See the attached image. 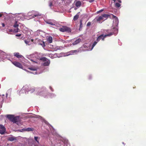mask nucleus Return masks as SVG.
Listing matches in <instances>:
<instances>
[{
    "label": "nucleus",
    "mask_w": 146,
    "mask_h": 146,
    "mask_svg": "<svg viewBox=\"0 0 146 146\" xmlns=\"http://www.w3.org/2000/svg\"><path fill=\"white\" fill-rule=\"evenodd\" d=\"M110 16V15L109 14H102L100 16L96 17L92 22L101 23L102 22L107 19Z\"/></svg>",
    "instance_id": "obj_1"
},
{
    "label": "nucleus",
    "mask_w": 146,
    "mask_h": 146,
    "mask_svg": "<svg viewBox=\"0 0 146 146\" xmlns=\"http://www.w3.org/2000/svg\"><path fill=\"white\" fill-rule=\"evenodd\" d=\"M112 34L111 33L110 34H107L105 35H101L99 36L97 38L96 41H95L94 42L92 46V48L91 49H88V50H92L94 48V47L96 45L97 43L100 40H104V38L107 36H110L112 35Z\"/></svg>",
    "instance_id": "obj_2"
},
{
    "label": "nucleus",
    "mask_w": 146,
    "mask_h": 146,
    "mask_svg": "<svg viewBox=\"0 0 146 146\" xmlns=\"http://www.w3.org/2000/svg\"><path fill=\"white\" fill-rule=\"evenodd\" d=\"M41 57L38 56V54L37 53H35L30 55L29 56L28 58L33 62L37 63L38 60H40Z\"/></svg>",
    "instance_id": "obj_3"
},
{
    "label": "nucleus",
    "mask_w": 146,
    "mask_h": 146,
    "mask_svg": "<svg viewBox=\"0 0 146 146\" xmlns=\"http://www.w3.org/2000/svg\"><path fill=\"white\" fill-rule=\"evenodd\" d=\"M7 117L13 123L18 124L20 121V116H19L14 117L13 115H7Z\"/></svg>",
    "instance_id": "obj_4"
},
{
    "label": "nucleus",
    "mask_w": 146,
    "mask_h": 146,
    "mask_svg": "<svg viewBox=\"0 0 146 146\" xmlns=\"http://www.w3.org/2000/svg\"><path fill=\"white\" fill-rule=\"evenodd\" d=\"M36 94L37 95L42 96L45 98H52L55 96L54 94L51 93H48L47 92H38Z\"/></svg>",
    "instance_id": "obj_5"
},
{
    "label": "nucleus",
    "mask_w": 146,
    "mask_h": 146,
    "mask_svg": "<svg viewBox=\"0 0 146 146\" xmlns=\"http://www.w3.org/2000/svg\"><path fill=\"white\" fill-rule=\"evenodd\" d=\"M41 15V14H40L38 13H35L34 11H33L29 12L28 13L27 15L26 16V19H27V17L29 18V19H31L38 16H40Z\"/></svg>",
    "instance_id": "obj_6"
},
{
    "label": "nucleus",
    "mask_w": 146,
    "mask_h": 146,
    "mask_svg": "<svg viewBox=\"0 0 146 146\" xmlns=\"http://www.w3.org/2000/svg\"><path fill=\"white\" fill-rule=\"evenodd\" d=\"M15 19L18 20H23L26 19V16L24 14L22 13H18L15 14Z\"/></svg>",
    "instance_id": "obj_7"
},
{
    "label": "nucleus",
    "mask_w": 146,
    "mask_h": 146,
    "mask_svg": "<svg viewBox=\"0 0 146 146\" xmlns=\"http://www.w3.org/2000/svg\"><path fill=\"white\" fill-rule=\"evenodd\" d=\"M31 31H32L29 30L28 28L25 27H23V29L22 32L24 34H26V35L27 37L30 36L31 35Z\"/></svg>",
    "instance_id": "obj_8"
},
{
    "label": "nucleus",
    "mask_w": 146,
    "mask_h": 146,
    "mask_svg": "<svg viewBox=\"0 0 146 146\" xmlns=\"http://www.w3.org/2000/svg\"><path fill=\"white\" fill-rule=\"evenodd\" d=\"M40 60H42L44 62L42 64V65L44 66H48L50 64V60H48L45 57H41V58H40Z\"/></svg>",
    "instance_id": "obj_9"
},
{
    "label": "nucleus",
    "mask_w": 146,
    "mask_h": 146,
    "mask_svg": "<svg viewBox=\"0 0 146 146\" xmlns=\"http://www.w3.org/2000/svg\"><path fill=\"white\" fill-rule=\"evenodd\" d=\"M59 30L60 31L62 32H66L69 33L71 32V29L69 27L65 26H62L59 28Z\"/></svg>",
    "instance_id": "obj_10"
},
{
    "label": "nucleus",
    "mask_w": 146,
    "mask_h": 146,
    "mask_svg": "<svg viewBox=\"0 0 146 146\" xmlns=\"http://www.w3.org/2000/svg\"><path fill=\"white\" fill-rule=\"evenodd\" d=\"M7 93L6 94V95L4 94H0V108L2 107L3 101L7 97Z\"/></svg>",
    "instance_id": "obj_11"
},
{
    "label": "nucleus",
    "mask_w": 146,
    "mask_h": 146,
    "mask_svg": "<svg viewBox=\"0 0 146 146\" xmlns=\"http://www.w3.org/2000/svg\"><path fill=\"white\" fill-rule=\"evenodd\" d=\"M58 0H51L49 2V6L51 8L56 6Z\"/></svg>",
    "instance_id": "obj_12"
},
{
    "label": "nucleus",
    "mask_w": 146,
    "mask_h": 146,
    "mask_svg": "<svg viewBox=\"0 0 146 146\" xmlns=\"http://www.w3.org/2000/svg\"><path fill=\"white\" fill-rule=\"evenodd\" d=\"M114 19L113 21V25L115 26H117L119 23V20L118 18L115 16L112 15Z\"/></svg>",
    "instance_id": "obj_13"
},
{
    "label": "nucleus",
    "mask_w": 146,
    "mask_h": 146,
    "mask_svg": "<svg viewBox=\"0 0 146 146\" xmlns=\"http://www.w3.org/2000/svg\"><path fill=\"white\" fill-rule=\"evenodd\" d=\"M19 26L18 23L17 21H15V23L13 25V27L15 28L13 30L14 32L15 33H17L18 32L20 31V30L18 29V27Z\"/></svg>",
    "instance_id": "obj_14"
},
{
    "label": "nucleus",
    "mask_w": 146,
    "mask_h": 146,
    "mask_svg": "<svg viewBox=\"0 0 146 146\" xmlns=\"http://www.w3.org/2000/svg\"><path fill=\"white\" fill-rule=\"evenodd\" d=\"M6 131L5 127L3 125L0 124V133L3 134Z\"/></svg>",
    "instance_id": "obj_15"
},
{
    "label": "nucleus",
    "mask_w": 146,
    "mask_h": 146,
    "mask_svg": "<svg viewBox=\"0 0 146 146\" xmlns=\"http://www.w3.org/2000/svg\"><path fill=\"white\" fill-rule=\"evenodd\" d=\"M79 52V50H71L70 51V52H68V54L66 55V56H68L70 55H72L73 54H76L78 52Z\"/></svg>",
    "instance_id": "obj_16"
},
{
    "label": "nucleus",
    "mask_w": 146,
    "mask_h": 146,
    "mask_svg": "<svg viewBox=\"0 0 146 146\" xmlns=\"http://www.w3.org/2000/svg\"><path fill=\"white\" fill-rule=\"evenodd\" d=\"M46 23L52 25H55L56 21L54 20H49L46 21Z\"/></svg>",
    "instance_id": "obj_17"
},
{
    "label": "nucleus",
    "mask_w": 146,
    "mask_h": 146,
    "mask_svg": "<svg viewBox=\"0 0 146 146\" xmlns=\"http://www.w3.org/2000/svg\"><path fill=\"white\" fill-rule=\"evenodd\" d=\"M91 46V45L88 44H85L83 45V46L82 48H86L85 50L90 51V50H88V49H91L92 48H90Z\"/></svg>",
    "instance_id": "obj_18"
},
{
    "label": "nucleus",
    "mask_w": 146,
    "mask_h": 146,
    "mask_svg": "<svg viewBox=\"0 0 146 146\" xmlns=\"http://www.w3.org/2000/svg\"><path fill=\"white\" fill-rule=\"evenodd\" d=\"M7 140L11 141H13L17 140V138L13 135H10L7 137Z\"/></svg>",
    "instance_id": "obj_19"
},
{
    "label": "nucleus",
    "mask_w": 146,
    "mask_h": 146,
    "mask_svg": "<svg viewBox=\"0 0 146 146\" xmlns=\"http://www.w3.org/2000/svg\"><path fill=\"white\" fill-rule=\"evenodd\" d=\"M13 64L15 66L22 68L23 67V66L20 63L17 62H13Z\"/></svg>",
    "instance_id": "obj_20"
},
{
    "label": "nucleus",
    "mask_w": 146,
    "mask_h": 146,
    "mask_svg": "<svg viewBox=\"0 0 146 146\" xmlns=\"http://www.w3.org/2000/svg\"><path fill=\"white\" fill-rule=\"evenodd\" d=\"M14 55L17 57L18 58H21L23 57V56L19 54L18 52H15L14 53Z\"/></svg>",
    "instance_id": "obj_21"
},
{
    "label": "nucleus",
    "mask_w": 146,
    "mask_h": 146,
    "mask_svg": "<svg viewBox=\"0 0 146 146\" xmlns=\"http://www.w3.org/2000/svg\"><path fill=\"white\" fill-rule=\"evenodd\" d=\"M22 130L27 131H33V128H24L22 129Z\"/></svg>",
    "instance_id": "obj_22"
},
{
    "label": "nucleus",
    "mask_w": 146,
    "mask_h": 146,
    "mask_svg": "<svg viewBox=\"0 0 146 146\" xmlns=\"http://www.w3.org/2000/svg\"><path fill=\"white\" fill-rule=\"evenodd\" d=\"M81 41L80 39H78L72 43L73 45H75L79 43Z\"/></svg>",
    "instance_id": "obj_23"
},
{
    "label": "nucleus",
    "mask_w": 146,
    "mask_h": 146,
    "mask_svg": "<svg viewBox=\"0 0 146 146\" xmlns=\"http://www.w3.org/2000/svg\"><path fill=\"white\" fill-rule=\"evenodd\" d=\"M80 12H78L76 15L74 16L73 20L74 21L76 20L79 17Z\"/></svg>",
    "instance_id": "obj_24"
},
{
    "label": "nucleus",
    "mask_w": 146,
    "mask_h": 146,
    "mask_svg": "<svg viewBox=\"0 0 146 146\" xmlns=\"http://www.w3.org/2000/svg\"><path fill=\"white\" fill-rule=\"evenodd\" d=\"M47 41L49 43H51L52 42V39L51 36H49L48 37L47 39Z\"/></svg>",
    "instance_id": "obj_25"
},
{
    "label": "nucleus",
    "mask_w": 146,
    "mask_h": 146,
    "mask_svg": "<svg viewBox=\"0 0 146 146\" xmlns=\"http://www.w3.org/2000/svg\"><path fill=\"white\" fill-rule=\"evenodd\" d=\"M114 32L112 33H110H110L112 34V35L113 34H116L118 33V29L116 28H113Z\"/></svg>",
    "instance_id": "obj_26"
},
{
    "label": "nucleus",
    "mask_w": 146,
    "mask_h": 146,
    "mask_svg": "<svg viewBox=\"0 0 146 146\" xmlns=\"http://www.w3.org/2000/svg\"><path fill=\"white\" fill-rule=\"evenodd\" d=\"M0 54L1 55V57L2 56H8V54H6L5 52L0 50Z\"/></svg>",
    "instance_id": "obj_27"
},
{
    "label": "nucleus",
    "mask_w": 146,
    "mask_h": 146,
    "mask_svg": "<svg viewBox=\"0 0 146 146\" xmlns=\"http://www.w3.org/2000/svg\"><path fill=\"white\" fill-rule=\"evenodd\" d=\"M64 144L63 146H68V140L65 139H64V141H63Z\"/></svg>",
    "instance_id": "obj_28"
},
{
    "label": "nucleus",
    "mask_w": 146,
    "mask_h": 146,
    "mask_svg": "<svg viewBox=\"0 0 146 146\" xmlns=\"http://www.w3.org/2000/svg\"><path fill=\"white\" fill-rule=\"evenodd\" d=\"M81 5V2L80 1H78L76 2L75 5L77 7H80Z\"/></svg>",
    "instance_id": "obj_29"
},
{
    "label": "nucleus",
    "mask_w": 146,
    "mask_h": 146,
    "mask_svg": "<svg viewBox=\"0 0 146 146\" xmlns=\"http://www.w3.org/2000/svg\"><path fill=\"white\" fill-rule=\"evenodd\" d=\"M28 87L27 85H25V86H23V88L22 89V90H25L26 91H27V90H28Z\"/></svg>",
    "instance_id": "obj_30"
},
{
    "label": "nucleus",
    "mask_w": 146,
    "mask_h": 146,
    "mask_svg": "<svg viewBox=\"0 0 146 146\" xmlns=\"http://www.w3.org/2000/svg\"><path fill=\"white\" fill-rule=\"evenodd\" d=\"M29 69L32 71H36L37 68L34 67H31L29 68Z\"/></svg>",
    "instance_id": "obj_31"
},
{
    "label": "nucleus",
    "mask_w": 146,
    "mask_h": 146,
    "mask_svg": "<svg viewBox=\"0 0 146 146\" xmlns=\"http://www.w3.org/2000/svg\"><path fill=\"white\" fill-rule=\"evenodd\" d=\"M34 139L38 143H39V141L40 140V138L37 137L35 136L34 137Z\"/></svg>",
    "instance_id": "obj_32"
},
{
    "label": "nucleus",
    "mask_w": 146,
    "mask_h": 146,
    "mask_svg": "<svg viewBox=\"0 0 146 146\" xmlns=\"http://www.w3.org/2000/svg\"><path fill=\"white\" fill-rule=\"evenodd\" d=\"M25 42L26 44L29 45H31L32 44V43L29 40H25Z\"/></svg>",
    "instance_id": "obj_33"
},
{
    "label": "nucleus",
    "mask_w": 146,
    "mask_h": 146,
    "mask_svg": "<svg viewBox=\"0 0 146 146\" xmlns=\"http://www.w3.org/2000/svg\"><path fill=\"white\" fill-rule=\"evenodd\" d=\"M82 20H80V28L79 29V30H80V29H81L82 27Z\"/></svg>",
    "instance_id": "obj_34"
},
{
    "label": "nucleus",
    "mask_w": 146,
    "mask_h": 146,
    "mask_svg": "<svg viewBox=\"0 0 146 146\" xmlns=\"http://www.w3.org/2000/svg\"><path fill=\"white\" fill-rule=\"evenodd\" d=\"M17 94H19V96H23L25 94V93L23 92H18Z\"/></svg>",
    "instance_id": "obj_35"
},
{
    "label": "nucleus",
    "mask_w": 146,
    "mask_h": 146,
    "mask_svg": "<svg viewBox=\"0 0 146 146\" xmlns=\"http://www.w3.org/2000/svg\"><path fill=\"white\" fill-rule=\"evenodd\" d=\"M52 133L54 135H57V132H56V131L55 130H53V132H52Z\"/></svg>",
    "instance_id": "obj_36"
},
{
    "label": "nucleus",
    "mask_w": 146,
    "mask_h": 146,
    "mask_svg": "<svg viewBox=\"0 0 146 146\" xmlns=\"http://www.w3.org/2000/svg\"><path fill=\"white\" fill-rule=\"evenodd\" d=\"M120 5L119 3H115V6L116 7H120Z\"/></svg>",
    "instance_id": "obj_37"
},
{
    "label": "nucleus",
    "mask_w": 146,
    "mask_h": 146,
    "mask_svg": "<svg viewBox=\"0 0 146 146\" xmlns=\"http://www.w3.org/2000/svg\"><path fill=\"white\" fill-rule=\"evenodd\" d=\"M67 3H66L67 4H68L71 2V1L70 0H67Z\"/></svg>",
    "instance_id": "obj_38"
},
{
    "label": "nucleus",
    "mask_w": 146,
    "mask_h": 146,
    "mask_svg": "<svg viewBox=\"0 0 146 146\" xmlns=\"http://www.w3.org/2000/svg\"><path fill=\"white\" fill-rule=\"evenodd\" d=\"M114 2H115L116 1V0H112ZM117 1L119 2V3H121V0H117Z\"/></svg>",
    "instance_id": "obj_39"
},
{
    "label": "nucleus",
    "mask_w": 146,
    "mask_h": 146,
    "mask_svg": "<svg viewBox=\"0 0 146 146\" xmlns=\"http://www.w3.org/2000/svg\"><path fill=\"white\" fill-rule=\"evenodd\" d=\"M91 23L90 22H88L87 24V26H89L91 25Z\"/></svg>",
    "instance_id": "obj_40"
},
{
    "label": "nucleus",
    "mask_w": 146,
    "mask_h": 146,
    "mask_svg": "<svg viewBox=\"0 0 146 146\" xmlns=\"http://www.w3.org/2000/svg\"><path fill=\"white\" fill-rule=\"evenodd\" d=\"M103 11H104L103 9H101V10H100V11H97V13H99L100 12H101Z\"/></svg>",
    "instance_id": "obj_41"
},
{
    "label": "nucleus",
    "mask_w": 146,
    "mask_h": 146,
    "mask_svg": "<svg viewBox=\"0 0 146 146\" xmlns=\"http://www.w3.org/2000/svg\"><path fill=\"white\" fill-rule=\"evenodd\" d=\"M21 35V34H17V35H16V36H18V37H19V36H20Z\"/></svg>",
    "instance_id": "obj_42"
},
{
    "label": "nucleus",
    "mask_w": 146,
    "mask_h": 146,
    "mask_svg": "<svg viewBox=\"0 0 146 146\" xmlns=\"http://www.w3.org/2000/svg\"><path fill=\"white\" fill-rule=\"evenodd\" d=\"M0 24H1L3 27H4L5 26V25L4 23H0Z\"/></svg>",
    "instance_id": "obj_43"
},
{
    "label": "nucleus",
    "mask_w": 146,
    "mask_h": 146,
    "mask_svg": "<svg viewBox=\"0 0 146 146\" xmlns=\"http://www.w3.org/2000/svg\"><path fill=\"white\" fill-rule=\"evenodd\" d=\"M30 73H31L33 74H36V71H35V72H30Z\"/></svg>",
    "instance_id": "obj_44"
},
{
    "label": "nucleus",
    "mask_w": 146,
    "mask_h": 146,
    "mask_svg": "<svg viewBox=\"0 0 146 146\" xmlns=\"http://www.w3.org/2000/svg\"><path fill=\"white\" fill-rule=\"evenodd\" d=\"M94 1V0H89V2L90 3H92Z\"/></svg>",
    "instance_id": "obj_45"
},
{
    "label": "nucleus",
    "mask_w": 146,
    "mask_h": 146,
    "mask_svg": "<svg viewBox=\"0 0 146 146\" xmlns=\"http://www.w3.org/2000/svg\"><path fill=\"white\" fill-rule=\"evenodd\" d=\"M63 1H64L65 3H67V0H62Z\"/></svg>",
    "instance_id": "obj_46"
},
{
    "label": "nucleus",
    "mask_w": 146,
    "mask_h": 146,
    "mask_svg": "<svg viewBox=\"0 0 146 146\" xmlns=\"http://www.w3.org/2000/svg\"><path fill=\"white\" fill-rule=\"evenodd\" d=\"M2 14L1 13H0V17H2Z\"/></svg>",
    "instance_id": "obj_47"
},
{
    "label": "nucleus",
    "mask_w": 146,
    "mask_h": 146,
    "mask_svg": "<svg viewBox=\"0 0 146 146\" xmlns=\"http://www.w3.org/2000/svg\"><path fill=\"white\" fill-rule=\"evenodd\" d=\"M33 40H33V39H31V41L32 42H33Z\"/></svg>",
    "instance_id": "obj_48"
},
{
    "label": "nucleus",
    "mask_w": 146,
    "mask_h": 146,
    "mask_svg": "<svg viewBox=\"0 0 146 146\" xmlns=\"http://www.w3.org/2000/svg\"><path fill=\"white\" fill-rule=\"evenodd\" d=\"M109 30H106V31L107 32H108V31H109Z\"/></svg>",
    "instance_id": "obj_49"
},
{
    "label": "nucleus",
    "mask_w": 146,
    "mask_h": 146,
    "mask_svg": "<svg viewBox=\"0 0 146 146\" xmlns=\"http://www.w3.org/2000/svg\"><path fill=\"white\" fill-rule=\"evenodd\" d=\"M43 45H44V42H43Z\"/></svg>",
    "instance_id": "obj_50"
},
{
    "label": "nucleus",
    "mask_w": 146,
    "mask_h": 146,
    "mask_svg": "<svg viewBox=\"0 0 146 146\" xmlns=\"http://www.w3.org/2000/svg\"><path fill=\"white\" fill-rule=\"evenodd\" d=\"M25 94H27L26 92H25Z\"/></svg>",
    "instance_id": "obj_51"
}]
</instances>
